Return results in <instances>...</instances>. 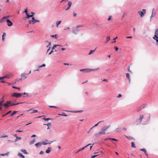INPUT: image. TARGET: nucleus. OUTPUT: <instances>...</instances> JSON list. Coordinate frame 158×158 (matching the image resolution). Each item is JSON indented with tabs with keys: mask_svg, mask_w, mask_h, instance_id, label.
Returning <instances> with one entry per match:
<instances>
[{
	"mask_svg": "<svg viewBox=\"0 0 158 158\" xmlns=\"http://www.w3.org/2000/svg\"><path fill=\"white\" fill-rule=\"evenodd\" d=\"M10 104L11 101H7L3 106H5V108H7L8 107L11 106Z\"/></svg>",
	"mask_w": 158,
	"mask_h": 158,
	"instance_id": "obj_1",
	"label": "nucleus"
},
{
	"mask_svg": "<svg viewBox=\"0 0 158 158\" xmlns=\"http://www.w3.org/2000/svg\"><path fill=\"white\" fill-rule=\"evenodd\" d=\"M22 94L20 93H13L12 95V96L13 97H15L16 98H19L21 97L22 96Z\"/></svg>",
	"mask_w": 158,
	"mask_h": 158,
	"instance_id": "obj_2",
	"label": "nucleus"
},
{
	"mask_svg": "<svg viewBox=\"0 0 158 158\" xmlns=\"http://www.w3.org/2000/svg\"><path fill=\"white\" fill-rule=\"evenodd\" d=\"M142 10L143 11V12L142 11H139L138 12V13L140 15L141 17H143L144 15V14L146 13L145 10L143 9Z\"/></svg>",
	"mask_w": 158,
	"mask_h": 158,
	"instance_id": "obj_3",
	"label": "nucleus"
},
{
	"mask_svg": "<svg viewBox=\"0 0 158 158\" xmlns=\"http://www.w3.org/2000/svg\"><path fill=\"white\" fill-rule=\"evenodd\" d=\"M80 71L81 72H89L91 71V70H90V69H81L80 70Z\"/></svg>",
	"mask_w": 158,
	"mask_h": 158,
	"instance_id": "obj_4",
	"label": "nucleus"
},
{
	"mask_svg": "<svg viewBox=\"0 0 158 158\" xmlns=\"http://www.w3.org/2000/svg\"><path fill=\"white\" fill-rule=\"evenodd\" d=\"M24 12L27 15V18L29 19L30 17H33V15H29L27 13V9H25Z\"/></svg>",
	"mask_w": 158,
	"mask_h": 158,
	"instance_id": "obj_5",
	"label": "nucleus"
},
{
	"mask_svg": "<svg viewBox=\"0 0 158 158\" xmlns=\"http://www.w3.org/2000/svg\"><path fill=\"white\" fill-rule=\"evenodd\" d=\"M110 127V125H108L107 126H106L103 127L101 129L102 131H103L105 132V131H106Z\"/></svg>",
	"mask_w": 158,
	"mask_h": 158,
	"instance_id": "obj_6",
	"label": "nucleus"
},
{
	"mask_svg": "<svg viewBox=\"0 0 158 158\" xmlns=\"http://www.w3.org/2000/svg\"><path fill=\"white\" fill-rule=\"evenodd\" d=\"M157 35H158V29L156 30L155 32V35L153 37V38L154 39H155V37H156V38L158 39V37L157 36Z\"/></svg>",
	"mask_w": 158,
	"mask_h": 158,
	"instance_id": "obj_7",
	"label": "nucleus"
},
{
	"mask_svg": "<svg viewBox=\"0 0 158 158\" xmlns=\"http://www.w3.org/2000/svg\"><path fill=\"white\" fill-rule=\"evenodd\" d=\"M3 97H4L1 98V100L0 101V110H2L1 106H2L3 103L4 102V100H3Z\"/></svg>",
	"mask_w": 158,
	"mask_h": 158,
	"instance_id": "obj_8",
	"label": "nucleus"
},
{
	"mask_svg": "<svg viewBox=\"0 0 158 158\" xmlns=\"http://www.w3.org/2000/svg\"><path fill=\"white\" fill-rule=\"evenodd\" d=\"M6 22L7 23L8 26L10 27L12 25V23L9 19H7L6 20Z\"/></svg>",
	"mask_w": 158,
	"mask_h": 158,
	"instance_id": "obj_9",
	"label": "nucleus"
},
{
	"mask_svg": "<svg viewBox=\"0 0 158 158\" xmlns=\"http://www.w3.org/2000/svg\"><path fill=\"white\" fill-rule=\"evenodd\" d=\"M91 144H90V143L88 144L87 145H86V146H85V147L82 148H80V149H79L78 151L76 153L78 152H79L81 151L84 150L89 145H90Z\"/></svg>",
	"mask_w": 158,
	"mask_h": 158,
	"instance_id": "obj_10",
	"label": "nucleus"
},
{
	"mask_svg": "<svg viewBox=\"0 0 158 158\" xmlns=\"http://www.w3.org/2000/svg\"><path fill=\"white\" fill-rule=\"evenodd\" d=\"M36 22H39V20H29L28 22L30 24H34Z\"/></svg>",
	"mask_w": 158,
	"mask_h": 158,
	"instance_id": "obj_11",
	"label": "nucleus"
},
{
	"mask_svg": "<svg viewBox=\"0 0 158 158\" xmlns=\"http://www.w3.org/2000/svg\"><path fill=\"white\" fill-rule=\"evenodd\" d=\"M25 102H19L18 103H14L13 102H12V101H11V104H10V106H13L15 105H18L19 104H22L23 103H24Z\"/></svg>",
	"mask_w": 158,
	"mask_h": 158,
	"instance_id": "obj_12",
	"label": "nucleus"
},
{
	"mask_svg": "<svg viewBox=\"0 0 158 158\" xmlns=\"http://www.w3.org/2000/svg\"><path fill=\"white\" fill-rule=\"evenodd\" d=\"M30 110H31V111L30 112V113H34L38 112V110H33L32 109H30V110H27V111L28 112Z\"/></svg>",
	"mask_w": 158,
	"mask_h": 158,
	"instance_id": "obj_13",
	"label": "nucleus"
},
{
	"mask_svg": "<svg viewBox=\"0 0 158 158\" xmlns=\"http://www.w3.org/2000/svg\"><path fill=\"white\" fill-rule=\"evenodd\" d=\"M28 74L26 73H23L21 74V77L24 78V79L26 78L27 77L26 76Z\"/></svg>",
	"mask_w": 158,
	"mask_h": 158,
	"instance_id": "obj_14",
	"label": "nucleus"
},
{
	"mask_svg": "<svg viewBox=\"0 0 158 158\" xmlns=\"http://www.w3.org/2000/svg\"><path fill=\"white\" fill-rule=\"evenodd\" d=\"M52 149L50 147H48L47 148V149L46 150L45 152L47 153H49L51 151Z\"/></svg>",
	"mask_w": 158,
	"mask_h": 158,
	"instance_id": "obj_15",
	"label": "nucleus"
},
{
	"mask_svg": "<svg viewBox=\"0 0 158 158\" xmlns=\"http://www.w3.org/2000/svg\"><path fill=\"white\" fill-rule=\"evenodd\" d=\"M140 150L143 152H144V153L145 154V155L146 156H148V155L147 153V152L145 149H144V148L140 149Z\"/></svg>",
	"mask_w": 158,
	"mask_h": 158,
	"instance_id": "obj_16",
	"label": "nucleus"
},
{
	"mask_svg": "<svg viewBox=\"0 0 158 158\" xmlns=\"http://www.w3.org/2000/svg\"><path fill=\"white\" fill-rule=\"evenodd\" d=\"M10 78V77H9L8 75H6L5 76H3V77H0V80L3 79L5 78Z\"/></svg>",
	"mask_w": 158,
	"mask_h": 158,
	"instance_id": "obj_17",
	"label": "nucleus"
},
{
	"mask_svg": "<svg viewBox=\"0 0 158 158\" xmlns=\"http://www.w3.org/2000/svg\"><path fill=\"white\" fill-rule=\"evenodd\" d=\"M42 145V143L41 142H38L35 144V145L37 147H40Z\"/></svg>",
	"mask_w": 158,
	"mask_h": 158,
	"instance_id": "obj_18",
	"label": "nucleus"
},
{
	"mask_svg": "<svg viewBox=\"0 0 158 158\" xmlns=\"http://www.w3.org/2000/svg\"><path fill=\"white\" fill-rule=\"evenodd\" d=\"M53 142V141H51V142H48V143L46 142H42V144L45 145L47 144H51Z\"/></svg>",
	"mask_w": 158,
	"mask_h": 158,
	"instance_id": "obj_19",
	"label": "nucleus"
},
{
	"mask_svg": "<svg viewBox=\"0 0 158 158\" xmlns=\"http://www.w3.org/2000/svg\"><path fill=\"white\" fill-rule=\"evenodd\" d=\"M78 31V30L77 29H75L73 30V32L74 34H76L77 33Z\"/></svg>",
	"mask_w": 158,
	"mask_h": 158,
	"instance_id": "obj_20",
	"label": "nucleus"
},
{
	"mask_svg": "<svg viewBox=\"0 0 158 158\" xmlns=\"http://www.w3.org/2000/svg\"><path fill=\"white\" fill-rule=\"evenodd\" d=\"M126 77H127L128 79L129 80V82H130V78L129 74L128 73H126Z\"/></svg>",
	"mask_w": 158,
	"mask_h": 158,
	"instance_id": "obj_21",
	"label": "nucleus"
},
{
	"mask_svg": "<svg viewBox=\"0 0 158 158\" xmlns=\"http://www.w3.org/2000/svg\"><path fill=\"white\" fill-rule=\"evenodd\" d=\"M18 155L21 157L22 158H25V157L21 153H19Z\"/></svg>",
	"mask_w": 158,
	"mask_h": 158,
	"instance_id": "obj_22",
	"label": "nucleus"
},
{
	"mask_svg": "<svg viewBox=\"0 0 158 158\" xmlns=\"http://www.w3.org/2000/svg\"><path fill=\"white\" fill-rule=\"evenodd\" d=\"M44 125H47L48 126V127L47 129H48L50 128L49 126H51V123H47V124H44Z\"/></svg>",
	"mask_w": 158,
	"mask_h": 158,
	"instance_id": "obj_23",
	"label": "nucleus"
},
{
	"mask_svg": "<svg viewBox=\"0 0 158 158\" xmlns=\"http://www.w3.org/2000/svg\"><path fill=\"white\" fill-rule=\"evenodd\" d=\"M6 36V34L5 33H3L2 35V40L3 41L4 40V37Z\"/></svg>",
	"mask_w": 158,
	"mask_h": 158,
	"instance_id": "obj_24",
	"label": "nucleus"
},
{
	"mask_svg": "<svg viewBox=\"0 0 158 158\" xmlns=\"http://www.w3.org/2000/svg\"><path fill=\"white\" fill-rule=\"evenodd\" d=\"M154 9H153V10H152V14L151 16V18H152V17L154 16L155 15V13L154 12Z\"/></svg>",
	"mask_w": 158,
	"mask_h": 158,
	"instance_id": "obj_25",
	"label": "nucleus"
},
{
	"mask_svg": "<svg viewBox=\"0 0 158 158\" xmlns=\"http://www.w3.org/2000/svg\"><path fill=\"white\" fill-rule=\"evenodd\" d=\"M106 133H105V132L104 131H102L101 130V131H100L99 133H98V134L99 135H102V134H105Z\"/></svg>",
	"mask_w": 158,
	"mask_h": 158,
	"instance_id": "obj_26",
	"label": "nucleus"
},
{
	"mask_svg": "<svg viewBox=\"0 0 158 158\" xmlns=\"http://www.w3.org/2000/svg\"><path fill=\"white\" fill-rule=\"evenodd\" d=\"M106 41L105 42L106 43L108 42L110 40V36H107L106 38Z\"/></svg>",
	"mask_w": 158,
	"mask_h": 158,
	"instance_id": "obj_27",
	"label": "nucleus"
},
{
	"mask_svg": "<svg viewBox=\"0 0 158 158\" xmlns=\"http://www.w3.org/2000/svg\"><path fill=\"white\" fill-rule=\"evenodd\" d=\"M95 49H96L94 50H90L89 52V53L88 54L89 55H90L92 53H93L94 52Z\"/></svg>",
	"mask_w": 158,
	"mask_h": 158,
	"instance_id": "obj_28",
	"label": "nucleus"
},
{
	"mask_svg": "<svg viewBox=\"0 0 158 158\" xmlns=\"http://www.w3.org/2000/svg\"><path fill=\"white\" fill-rule=\"evenodd\" d=\"M131 147H132L134 148H135V143L133 142H131Z\"/></svg>",
	"mask_w": 158,
	"mask_h": 158,
	"instance_id": "obj_29",
	"label": "nucleus"
},
{
	"mask_svg": "<svg viewBox=\"0 0 158 158\" xmlns=\"http://www.w3.org/2000/svg\"><path fill=\"white\" fill-rule=\"evenodd\" d=\"M11 112V110L7 112L6 114L2 115V117H3L5 116H6V115L9 114Z\"/></svg>",
	"mask_w": 158,
	"mask_h": 158,
	"instance_id": "obj_30",
	"label": "nucleus"
},
{
	"mask_svg": "<svg viewBox=\"0 0 158 158\" xmlns=\"http://www.w3.org/2000/svg\"><path fill=\"white\" fill-rule=\"evenodd\" d=\"M142 109V108L141 107H139L137 108V111L138 112L140 111Z\"/></svg>",
	"mask_w": 158,
	"mask_h": 158,
	"instance_id": "obj_31",
	"label": "nucleus"
},
{
	"mask_svg": "<svg viewBox=\"0 0 158 158\" xmlns=\"http://www.w3.org/2000/svg\"><path fill=\"white\" fill-rule=\"evenodd\" d=\"M21 151L23 152V153H25V154H27V151L25 149H23L21 150Z\"/></svg>",
	"mask_w": 158,
	"mask_h": 158,
	"instance_id": "obj_32",
	"label": "nucleus"
},
{
	"mask_svg": "<svg viewBox=\"0 0 158 158\" xmlns=\"http://www.w3.org/2000/svg\"><path fill=\"white\" fill-rule=\"evenodd\" d=\"M61 22V21H57L56 22V27H58L59 25L60 24V23Z\"/></svg>",
	"mask_w": 158,
	"mask_h": 158,
	"instance_id": "obj_33",
	"label": "nucleus"
},
{
	"mask_svg": "<svg viewBox=\"0 0 158 158\" xmlns=\"http://www.w3.org/2000/svg\"><path fill=\"white\" fill-rule=\"evenodd\" d=\"M103 121H100L98 123H97V124H95L94 126H93V127H94H94H96V126H98V124L99 123H100L101 122H103Z\"/></svg>",
	"mask_w": 158,
	"mask_h": 158,
	"instance_id": "obj_34",
	"label": "nucleus"
},
{
	"mask_svg": "<svg viewBox=\"0 0 158 158\" xmlns=\"http://www.w3.org/2000/svg\"><path fill=\"white\" fill-rule=\"evenodd\" d=\"M115 131L116 132H118L120 131V128H118L115 130Z\"/></svg>",
	"mask_w": 158,
	"mask_h": 158,
	"instance_id": "obj_35",
	"label": "nucleus"
},
{
	"mask_svg": "<svg viewBox=\"0 0 158 158\" xmlns=\"http://www.w3.org/2000/svg\"><path fill=\"white\" fill-rule=\"evenodd\" d=\"M143 117H144V116H143V115L140 116V118H139V119L140 120V122H141L143 118Z\"/></svg>",
	"mask_w": 158,
	"mask_h": 158,
	"instance_id": "obj_36",
	"label": "nucleus"
},
{
	"mask_svg": "<svg viewBox=\"0 0 158 158\" xmlns=\"http://www.w3.org/2000/svg\"><path fill=\"white\" fill-rule=\"evenodd\" d=\"M68 5L69 6V7H71V6L72 5V2H70V1H69L68 2Z\"/></svg>",
	"mask_w": 158,
	"mask_h": 158,
	"instance_id": "obj_37",
	"label": "nucleus"
},
{
	"mask_svg": "<svg viewBox=\"0 0 158 158\" xmlns=\"http://www.w3.org/2000/svg\"><path fill=\"white\" fill-rule=\"evenodd\" d=\"M17 112V111H13V112L11 114V116H13L14 114H15Z\"/></svg>",
	"mask_w": 158,
	"mask_h": 158,
	"instance_id": "obj_38",
	"label": "nucleus"
},
{
	"mask_svg": "<svg viewBox=\"0 0 158 158\" xmlns=\"http://www.w3.org/2000/svg\"><path fill=\"white\" fill-rule=\"evenodd\" d=\"M130 66H128V67H127V70H128V71L130 73H132V72L130 70Z\"/></svg>",
	"mask_w": 158,
	"mask_h": 158,
	"instance_id": "obj_39",
	"label": "nucleus"
},
{
	"mask_svg": "<svg viewBox=\"0 0 158 158\" xmlns=\"http://www.w3.org/2000/svg\"><path fill=\"white\" fill-rule=\"evenodd\" d=\"M45 64H42L41 65L39 66L38 67L39 68H40L42 67H45Z\"/></svg>",
	"mask_w": 158,
	"mask_h": 158,
	"instance_id": "obj_40",
	"label": "nucleus"
},
{
	"mask_svg": "<svg viewBox=\"0 0 158 158\" xmlns=\"http://www.w3.org/2000/svg\"><path fill=\"white\" fill-rule=\"evenodd\" d=\"M60 115L64 116H67V115L65 114L64 113H63L61 114H59Z\"/></svg>",
	"mask_w": 158,
	"mask_h": 158,
	"instance_id": "obj_41",
	"label": "nucleus"
},
{
	"mask_svg": "<svg viewBox=\"0 0 158 158\" xmlns=\"http://www.w3.org/2000/svg\"><path fill=\"white\" fill-rule=\"evenodd\" d=\"M99 68H97L96 69H90V70H91V71H97L98 70H99Z\"/></svg>",
	"mask_w": 158,
	"mask_h": 158,
	"instance_id": "obj_42",
	"label": "nucleus"
},
{
	"mask_svg": "<svg viewBox=\"0 0 158 158\" xmlns=\"http://www.w3.org/2000/svg\"><path fill=\"white\" fill-rule=\"evenodd\" d=\"M43 119H44L45 121H48L50 119L49 118H46L45 117L44 118H43Z\"/></svg>",
	"mask_w": 158,
	"mask_h": 158,
	"instance_id": "obj_43",
	"label": "nucleus"
},
{
	"mask_svg": "<svg viewBox=\"0 0 158 158\" xmlns=\"http://www.w3.org/2000/svg\"><path fill=\"white\" fill-rule=\"evenodd\" d=\"M112 16H110L109 17H108V20L109 21V20H112Z\"/></svg>",
	"mask_w": 158,
	"mask_h": 158,
	"instance_id": "obj_44",
	"label": "nucleus"
},
{
	"mask_svg": "<svg viewBox=\"0 0 158 158\" xmlns=\"http://www.w3.org/2000/svg\"><path fill=\"white\" fill-rule=\"evenodd\" d=\"M49 107L50 108H57V107H56V106H49Z\"/></svg>",
	"mask_w": 158,
	"mask_h": 158,
	"instance_id": "obj_45",
	"label": "nucleus"
},
{
	"mask_svg": "<svg viewBox=\"0 0 158 158\" xmlns=\"http://www.w3.org/2000/svg\"><path fill=\"white\" fill-rule=\"evenodd\" d=\"M108 139L111 140H112L117 141V140L114 138H109Z\"/></svg>",
	"mask_w": 158,
	"mask_h": 158,
	"instance_id": "obj_46",
	"label": "nucleus"
},
{
	"mask_svg": "<svg viewBox=\"0 0 158 158\" xmlns=\"http://www.w3.org/2000/svg\"><path fill=\"white\" fill-rule=\"evenodd\" d=\"M35 142V139L33 140H32L30 142V144H32L34 143Z\"/></svg>",
	"mask_w": 158,
	"mask_h": 158,
	"instance_id": "obj_47",
	"label": "nucleus"
},
{
	"mask_svg": "<svg viewBox=\"0 0 158 158\" xmlns=\"http://www.w3.org/2000/svg\"><path fill=\"white\" fill-rule=\"evenodd\" d=\"M99 155H95L93 156H91V158H95V157L97 156H98Z\"/></svg>",
	"mask_w": 158,
	"mask_h": 158,
	"instance_id": "obj_48",
	"label": "nucleus"
},
{
	"mask_svg": "<svg viewBox=\"0 0 158 158\" xmlns=\"http://www.w3.org/2000/svg\"><path fill=\"white\" fill-rule=\"evenodd\" d=\"M59 45H54L52 47V50H53L54 48H56V46H58Z\"/></svg>",
	"mask_w": 158,
	"mask_h": 158,
	"instance_id": "obj_49",
	"label": "nucleus"
},
{
	"mask_svg": "<svg viewBox=\"0 0 158 158\" xmlns=\"http://www.w3.org/2000/svg\"><path fill=\"white\" fill-rule=\"evenodd\" d=\"M22 80V79H19V78H17V79H16V80H15V81H19L20 80H21V81Z\"/></svg>",
	"mask_w": 158,
	"mask_h": 158,
	"instance_id": "obj_50",
	"label": "nucleus"
},
{
	"mask_svg": "<svg viewBox=\"0 0 158 158\" xmlns=\"http://www.w3.org/2000/svg\"><path fill=\"white\" fill-rule=\"evenodd\" d=\"M99 135L98 133H96L94 135V136L95 137H97L98 136V135Z\"/></svg>",
	"mask_w": 158,
	"mask_h": 158,
	"instance_id": "obj_51",
	"label": "nucleus"
},
{
	"mask_svg": "<svg viewBox=\"0 0 158 158\" xmlns=\"http://www.w3.org/2000/svg\"><path fill=\"white\" fill-rule=\"evenodd\" d=\"M114 48L116 51H117L118 49V48L117 47H115Z\"/></svg>",
	"mask_w": 158,
	"mask_h": 158,
	"instance_id": "obj_52",
	"label": "nucleus"
},
{
	"mask_svg": "<svg viewBox=\"0 0 158 158\" xmlns=\"http://www.w3.org/2000/svg\"><path fill=\"white\" fill-rule=\"evenodd\" d=\"M122 95L121 94H119L117 96V98H119L121 97Z\"/></svg>",
	"mask_w": 158,
	"mask_h": 158,
	"instance_id": "obj_53",
	"label": "nucleus"
},
{
	"mask_svg": "<svg viewBox=\"0 0 158 158\" xmlns=\"http://www.w3.org/2000/svg\"><path fill=\"white\" fill-rule=\"evenodd\" d=\"M83 26L82 25L77 26H76V28H78V27H82Z\"/></svg>",
	"mask_w": 158,
	"mask_h": 158,
	"instance_id": "obj_54",
	"label": "nucleus"
},
{
	"mask_svg": "<svg viewBox=\"0 0 158 158\" xmlns=\"http://www.w3.org/2000/svg\"><path fill=\"white\" fill-rule=\"evenodd\" d=\"M8 154V153H7L5 154H1L0 155L1 156H4L7 155Z\"/></svg>",
	"mask_w": 158,
	"mask_h": 158,
	"instance_id": "obj_55",
	"label": "nucleus"
},
{
	"mask_svg": "<svg viewBox=\"0 0 158 158\" xmlns=\"http://www.w3.org/2000/svg\"><path fill=\"white\" fill-rule=\"evenodd\" d=\"M56 35H51V37H56Z\"/></svg>",
	"mask_w": 158,
	"mask_h": 158,
	"instance_id": "obj_56",
	"label": "nucleus"
},
{
	"mask_svg": "<svg viewBox=\"0 0 158 158\" xmlns=\"http://www.w3.org/2000/svg\"><path fill=\"white\" fill-rule=\"evenodd\" d=\"M73 15L74 17H75L77 15L76 13L75 12H73Z\"/></svg>",
	"mask_w": 158,
	"mask_h": 158,
	"instance_id": "obj_57",
	"label": "nucleus"
},
{
	"mask_svg": "<svg viewBox=\"0 0 158 158\" xmlns=\"http://www.w3.org/2000/svg\"><path fill=\"white\" fill-rule=\"evenodd\" d=\"M39 153L40 155L43 154L44 153V152L43 151H41Z\"/></svg>",
	"mask_w": 158,
	"mask_h": 158,
	"instance_id": "obj_58",
	"label": "nucleus"
},
{
	"mask_svg": "<svg viewBox=\"0 0 158 158\" xmlns=\"http://www.w3.org/2000/svg\"><path fill=\"white\" fill-rule=\"evenodd\" d=\"M132 37L131 36H127L126 37L127 39L132 38Z\"/></svg>",
	"mask_w": 158,
	"mask_h": 158,
	"instance_id": "obj_59",
	"label": "nucleus"
},
{
	"mask_svg": "<svg viewBox=\"0 0 158 158\" xmlns=\"http://www.w3.org/2000/svg\"><path fill=\"white\" fill-rule=\"evenodd\" d=\"M70 29V28L69 27H65L64 28V30H67V29Z\"/></svg>",
	"mask_w": 158,
	"mask_h": 158,
	"instance_id": "obj_60",
	"label": "nucleus"
},
{
	"mask_svg": "<svg viewBox=\"0 0 158 158\" xmlns=\"http://www.w3.org/2000/svg\"><path fill=\"white\" fill-rule=\"evenodd\" d=\"M155 39V40H156V43H157V45H158V39H156L155 38V39Z\"/></svg>",
	"mask_w": 158,
	"mask_h": 158,
	"instance_id": "obj_61",
	"label": "nucleus"
},
{
	"mask_svg": "<svg viewBox=\"0 0 158 158\" xmlns=\"http://www.w3.org/2000/svg\"><path fill=\"white\" fill-rule=\"evenodd\" d=\"M12 88H14V89H19V88L16 87L15 86H13L12 87Z\"/></svg>",
	"mask_w": 158,
	"mask_h": 158,
	"instance_id": "obj_62",
	"label": "nucleus"
},
{
	"mask_svg": "<svg viewBox=\"0 0 158 158\" xmlns=\"http://www.w3.org/2000/svg\"><path fill=\"white\" fill-rule=\"evenodd\" d=\"M21 137H17V138H16V139H21Z\"/></svg>",
	"mask_w": 158,
	"mask_h": 158,
	"instance_id": "obj_63",
	"label": "nucleus"
},
{
	"mask_svg": "<svg viewBox=\"0 0 158 158\" xmlns=\"http://www.w3.org/2000/svg\"><path fill=\"white\" fill-rule=\"evenodd\" d=\"M102 81L107 82V80L106 79H104L103 80H102Z\"/></svg>",
	"mask_w": 158,
	"mask_h": 158,
	"instance_id": "obj_64",
	"label": "nucleus"
}]
</instances>
